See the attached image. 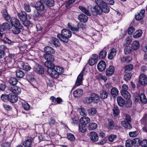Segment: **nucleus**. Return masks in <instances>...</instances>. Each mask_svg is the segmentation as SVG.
Instances as JSON below:
<instances>
[{"mask_svg": "<svg viewBox=\"0 0 147 147\" xmlns=\"http://www.w3.org/2000/svg\"><path fill=\"white\" fill-rule=\"evenodd\" d=\"M106 64L103 61H100L98 64V69L100 71H102L104 70L106 68Z\"/></svg>", "mask_w": 147, "mask_h": 147, "instance_id": "nucleus-12", "label": "nucleus"}, {"mask_svg": "<svg viewBox=\"0 0 147 147\" xmlns=\"http://www.w3.org/2000/svg\"><path fill=\"white\" fill-rule=\"evenodd\" d=\"M83 101L85 103L87 104H90L92 102L91 96L85 98Z\"/></svg>", "mask_w": 147, "mask_h": 147, "instance_id": "nucleus-55", "label": "nucleus"}, {"mask_svg": "<svg viewBox=\"0 0 147 147\" xmlns=\"http://www.w3.org/2000/svg\"><path fill=\"white\" fill-rule=\"evenodd\" d=\"M116 53L117 51L115 49H111L108 53V58L110 59H112L116 56Z\"/></svg>", "mask_w": 147, "mask_h": 147, "instance_id": "nucleus-14", "label": "nucleus"}, {"mask_svg": "<svg viewBox=\"0 0 147 147\" xmlns=\"http://www.w3.org/2000/svg\"><path fill=\"white\" fill-rule=\"evenodd\" d=\"M10 91L16 95L19 94L21 92V88L17 86H13L10 88Z\"/></svg>", "mask_w": 147, "mask_h": 147, "instance_id": "nucleus-9", "label": "nucleus"}, {"mask_svg": "<svg viewBox=\"0 0 147 147\" xmlns=\"http://www.w3.org/2000/svg\"><path fill=\"white\" fill-rule=\"evenodd\" d=\"M122 124L125 128L130 129L131 128V126L130 125V122H129L126 120H124L122 121Z\"/></svg>", "mask_w": 147, "mask_h": 147, "instance_id": "nucleus-44", "label": "nucleus"}, {"mask_svg": "<svg viewBox=\"0 0 147 147\" xmlns=\"http://www.w3.org/2000/svg\"><path fill=\"white\" fill-rule=\"evenodd\" d=\"M20 67L23 69L28 71L30 70L31 69V67L28 64H25L23 62H21L19 63Z\"/></svg>", "mask_w": 147, "mask_h": 147, "instance_id": "nucleus-22", "label": "nucleus"}, {"mask_svg": "<svg viewBox=\"0 0 147 147\" xmlns=\"http://www.w3.org/2000/svg\"><path fill=\"white\" fill-rule=\"evenodd\" d=\"M17 16L22 22L26 21L27 19V14L25 11H22L20 13H18Z\"/></svg>", "mask_w": 147, "mask_h": 147, "instance_id": "nucleus-13", "label": "nucleus"}, {"mask_svg": "<svg viewBox=\"0 0 147 147\" xmlns=\"http://www.w3.org/2000/svg\"><path fill=\"white\" fill-rule=\"evenodd\" d=\"M18 100V97L12 94H9V100L11 103H14L16 102Z\"/></svg>", "mask_w": 147, "mask_h": 147, "instance_id": "nucleus-17", "label": "nucleus"}, {"mask_svg": "<svg viewBox=\"0 0 147 147\" xmlns=\"http://www.w3.org/2000/svg\"><path fill=\"white\" fill-rule=\"evenodd\" d=\"M18 81L16 78L13 77L11 78L9 80V83L13 86L16 85Z\"/></svg>", "mask_w": 147, "mask_h": 147, "instance_id": "nucleus-46", "label": "nucleus"}, {"mask_svg": "<svg viewBox=\"0 0 147 147\" xmlns=\"http://www.w3.org/2000/svg\"><path fill=\"white\" fill-rule=\"evenodd\" d=\"M34 71L39 74H43L44 72L43 68L38 64H36L34 66Z\"/></svg>", "mask_w": 147, "mask_h": 147, "instance_id": "nucleus-10", "label": "nucleus"}, {"mask_svg": "<svg viewBox=\"0 0 147 147\" xmlns=\"http://www.w3.org/2000/svg\"><path fill=\"white\" fill-rule=\"evenodd\" d=\"M97 126V124L94 123H91L89 124L88 128L89 130H93L96 129Z\"/></svg>", "mask_w": 147, "mask_h": 147, "instance_id": "nucleus-42", "label": "nucleus"}, {"mask_svg": "<svg viewBox=\"0 0 147 147\" xmlns=\"http://www.w3.org/2000/svg\"><path fill=\"white\" fill-rule=\"evenodd\" d=\"M87 111L89 115L94 116L96 114L97 111L95 108L92 107L88 109L87 110Z\"/></svg>", "mask_w": 147, "mask_h": 147, "instance_id": "nucleus-37", "label": "nucleus"}, {"mask_svg": "<svg viewBox=\"0 0 147 147\" xmlns=\"http://www.w3.org/2000/svg\"><path fill=\"white\" fill-rule=\"evenodd\" d=\"M80 123L85 125L88 124L90 121V119L87 117H82L80 120Z\"/></svg>", "mask_w": 147, "mask_h": 147, "instance_id": "nucleus-19", "label": "nucleus"}, {"mask_svg": "<svg viewBox=\"0 0 147 147\" xmlns=\"http://www.w3.org/2000/svg\"><path fill=\"white\" fill-rule=\"evenodd\" d=\"M16 75L17 77L18 78H23L25 75L24 73L22 71L20 70H17L16 71Z\"/></svg>", "mask_w": 147, "mask_h": 147, "instance_id": "nucleus-36", "label": "nucleus"}, {"mask_svg": "<svg viewBox=\"0 0 147 147\" xmlns=\"http://www.w3.org/2000/svg\"><path fill=\"white\" fill-rule=\"evenodd\" d=\"M84 72V71L83 70L78 76L75 85V86L76 87L82 84L83 76Z\"/></svg>", "mask_w": 147, "mask_h": 147, "instance_id": "nucleus-6", "label": "nucleus"}, {"mask_svg": "<svg viewBox=\"0 0 147 147\" xmlns=\"http://www.w3.org/2000/svg\"><path fill=\"white\" fill-rule=\"evenodd\" d=\"M109 93L105 90H102L100 92V97L102 99H105L108 97Z\"/></svg>", "mask_w": 147, "mask_h": 147, "instance_id": "nucleus-26", "label": "nucleus"}, {"mask_svg": "<svg viewBox=\"0 0 147 147\" xmlns=\"http://www.w3.org/2000/svg\"><path fill=\"white\" fill-rule=\"evenodd\" d=\"M91 100L92 102L98 103L100 101L99 96L95 93H92L91 95Z\"/></svg>", "mask_w": 147, "mask_h": 147, "instance_id": "nucleus-18", "label": "nucleus"}, {"mask_svg": "<svg viewBox=\"0 0 147 147\" xmlns=\"http://www.w3.org/2000/svg\"><path fill=\"white\" fill-rule=\"evenodd\" d=\"M23 27H12V32L15 34H18L20 33L21 32L20 30Z\"/></svg>", "mask_w": 147, "mask_h": 147, "instance_id": "nucleus-28", "label": "nucleus"}, {"mask_svg": "<svg viewBox=\"0 0 147 147\" xmlns=\"http://www.w3.org/2000/svg\"><path fill=\"white\" fill-rule=\"evenodd\" d=\"M95 1L97 6L100 7H102L104 5H105V3L103 0H95Z\"/></svg>", "mask_w": 147, "mask_h": 147, "instance_id": "nucleus-47", "label": "nucleus"}, {"mask_svg": "<svg viewBox=\"0 0 147 147\" xmlns=\"http://www.w3.org/2000/svg\"><path fill=\"white\" fill-rule=\"evenodd\" d=\"M44 4L49 6H53L54 4V1L53 0H43Z\"/></svg>", "mask_w": 147, "mask_h": 147, "instance_id": "nucleus-38", "label": "nucleus"}, {"mask_svg": "<svg viewBox=\"0 0 147 147\" xmlns=\"http://www.w3.org/2000/svg\"><path fill=\"white\" fill-rule=\"evenodd\" d=\"M50 99L52 100V101L53 102H55V101L57 102L58 104H60L62 102V99L59 97L56 98L53 96H52L50 98Z\"/></svg>", "mask_w": 147, "mask_h": 147, "instance_id": "nucleus-41", "label": "nucleus"}, {"mask_svg": "<svg viewBox=\"0 0 147 147\" xmlns=\"http://www.w3.org/2000/svg\"><path fill=\"white\" fill-rule=\"evenodd\" d=\"M118 105L120 106H122L125 104V100L121 96H119L117 98Z\"/></svg>", "mask_w": 147, "mask_h": 147, "instance_id": "nucleus-32", "label": "nucleus"}, {"mask_svg": "<svg viewBox=\"0 0 147 147\" xmlns=\"http://www.w3.org/2000/svg\"><path fill=\"white\" fill-rule=\"evenodd\" d=\"M142 32V31L140 30L137 31L133 35L134 37L135 38H139L141 36Z\"/></svg>", "mask_w": 147, "mask_h": 147, "instance_id": "nucleus-50", "label": "nucleus"}, {"mask_svg": "<svg viewBox=\"0 0 147 147\" xmlns=\"http://www.w3.org/2000/svg\"><path fill=\"white\" fill-rule=\"evenodd\" d=\"M139 82L142 85L147 84V76L144 74H142L140 76Z\"/></svg>", "mask_w": 147, "mask_h": 147, "instance_id": "nucleus-8", "label": "nucleus"}, {"mask_svg": "<svg viewBox=\"0 0 147 147\" xmlns=\"http://www.w3.org/2000/svg\"><path fill=\"white\" fill-rule=\"evenodd\" d=\"M33 139L32 138H30L29 139H28L24 141L23 143V145L25 147L30 146Z\"/></svg>", "mask_w": 147, "mask_h": 147, "instance_id": "nucleus-31", "label": "nucleus"}, {"mask_svg": "<svg viewBox=\"0 0 147 147\" xmlns=\"http://www.w3.org/2000/svg\"><path fill=\"white\" fill-rule=\"evenodd\" d=\"M132 37L131 36H129L126 38L125 39V42L126 45H129L132 41Z\"/></svg>", "mask_w": 147, "mask_h": 147, "instance_id": "nucleus-61", "label": "nucleus"}, {"mask_svg": "<svg viewBox=\"0 0 147 147\" xmlns=\"http://www.w3.org/2000/svg\"><path fill=\"white\" fill-rule=\"evenodd\" d=\"M118 90L115 87L113 88L111 90V93L113 97H115L118 94Z\"/></svg>", "mask_w": 147, "mask_h": 147, "instance_id": "nucleus-33", "label": "nucleus"}, {"mask_svg": "<svg viewBox=\"0 0 147 147\" xmlns=\"http://www.w3.org/2000/svg\"><path fill=\"white\" fill-rule=\"evenodd\" d=\"M78 109L81 115L83 116H86L87 115V111L83 107H80V108H78Z\"/></svg>", "mask_w": 147, "mask_h": 147, "instance_id": "nucleus-34", "label": "nucleus"}, {"mask_svg": "<svg viewBox=\"0 0 147 147\" xmlns=\"http://www.w3.org/2000/svg\"><path fill=\"white\" fill-rule=\"evenodd\" d=\"M98 56L96 54H93L92 57L90 59L88 62L90 65L92 66L94 65L97 61Z\"/></svg>", "mask_w": 147, "mask_h": 147, "instance_id": "nucleus-11", "label": "nucleus"}, {"mask_svg": "<svg viewBox=\"0 0 147 147\" xmlns=\"http://www.w3.org/2000/svg\"><path fill=\"white\" fill-rule=\"evenodd\" d=\"M140 46V43L138 41L136 40L134 41L131 44L132 49L134 51L137 50L139 48Z\"/></svg>", "mask_w": 147, "mask_h": 147, "instance_id": "nucleus-24", "label": "nucleus"}, {"mask_svg": "<svg viewBox=\"0 0 147 147\" xmlns=\"http://www.w3.org/2000/svg\"><path fill=\"white\" fill-rule=\"evenodd\" d=\"M83 93V91L82 89L76 90L74 91L73 95L74 97L78 98L80 97Z\"/></svg>", "mask_w": 147, "mask_h": 147, "instance_id": "nucleus-23", "label": "nucleus"}, {"mask_svg": "<svg viewBox=\"0 0 147 147\" xmlns=\"http://www.w3.org/2000/svg\"><path fill=\"white\" fill-rule=\"evenodd\" d=\"M44 2L43 0H40L39 1L36 3L35 6L36 10L40 12L43 11L44 10L45 6L44 4Z\"/></svg>", "mask_w": 147, "mask_h": 147, "instance_id": "nucleus-4", "label": "nucleus"}, {"mask_svg": "<svg viewBox=\"0 0 147 147\" xmlns=\"http://www.w3.org/2000/svg\"><path fill=\"white\" fill-rule=\"evenodd\" d=\"M68 27L71 29V30L73 31H75L76 32L78 31L79 30V28L78 26L77 27H73L69 23L68 24Z\"/></svg>", "mask_w": 147, "mask_h": 147, "instance_id": "nucleus-59", "label": "nucleus"}, {"mask_svg": "<svg viewBox=\"0 0 147 147\" xmlns=\"http://www.w3.org/2000/svg\"><path fill=\"white\" fill-rule=\"evenodd\" d=\"M108 125L107 127L108 129H112L113 128L114 126V125L113 121L111 119H108Z\"/></svg>", "mask_w": 147, "mask_h": 147, "instance_id": "nucleus-49", "label": "nucleus"}, {"mask_svg": "<svg viewBox=\"0 0 147 147\" xmlns=\"http://www.w3.org/2000/svg\"><path fill=\"white\" fill-rule=\"evenodd\" d=\"M1 100L4 102H7L9 100V95L6 94H2L1 97Z\"/></svg>", "mask_w": 147, "mask_h": 147, "instance_id": "nucleus-54", "label": "nucleus"}, {"mask_svg": "<svg viewBox=\"0 0 147 147\" xmlns=\"http://www.w3.org/2000/svg\"><path fill=\"white\" fill-rule=\"evenodd\" d=\"M91 11L94 15L97 14L101 15L102 14V10L100 7L97 5L94 6L91 9Z\"/></svg>", "mask_w": 147, "mask_h": 147, "instance_id": "nucleus-7", "label": "nucleus"}, {"mask_svg": "<svg viewBox=\"0 0 147 147\" xmlns=\"http://www.w3.org/2000/svg\"><path fill=\"white\" fill-rule=\"evenodd\" d=\"M122 96L125 98L129 99L131 97L130 93L127 91L121 90V91Z\"/></svg>", "mask_w": 147, "mask_h": 147, "instance_id": "nucleus-25", "label": "nucleus"}, {"mask_svg": "<svg viewBox=\"0 0 147 147\" xmlns=\"http://www.w3.org/2000/svg\"><path fill=\"white\" fill-rule=\"evenodd\" d=\"M11 144L8 142H5L2 144L1 147H10Z\"/></svg>", "mask_w": 147, "mask_h": 147, "instance_id": "nucleus-64", "label": "nucleus"}, {"mask_svg": "<svg viewBox=\"0 0 147 147\" xmlns=\"http://www.w3.org/2000/svg\"><path fill=\"white\" fill-rule=\"evenodd\" d=\"M140 100L142 103L144 104H145L147 103V99L146 96L144 93H142L140 95L139 97Z\"/></svg>", "mask_w": 147, "mask_h": 147, "instance_id": "nucleus-27", "label": "nucleus"}, {"mask_svg": "<svg viewBox=\"0 0 147 147\" xmlns=\"http://www.w3.org/2000/svg\"><path fill=\"white\" fill-rule=\"evenodd\" d=\"M55 69H56L57 71L59 74V75L60 74H62L64 71V69L63 68L61 67H60L59 66H55Z\"/></svg>", "mask_w": 147, "mask_h": 147, "instance_id": "nucleus-58", "label": "nucleus"}, {"mask_svg": "<svg viewBox=\"0 0 147 147\" xmlns=\"http://www.w3.org/2000/svg\"><path fill=\"white\" fill-rule=\"evenodd\" d=\"M10 22L12 27H23L20 23V21L18 19L16 18H12Z\"/></svg>", "mask_w": 147, "mask_h": 147, "instance_id": "nucleus-5", "label": "nucleus"}, {"mask_svg": "<svg viewBox=\"0 0 147 147\" xmlns=\"http://www.w3.org/2000/svg\"><path fill=\"white\" fill-rule=\"evenodd\" d=\"M20 101L22 105V107L25 110L27 111L29 110L30 106L28 103L23 100H21Z\"/></svg>", "mask_w": 147, "mask_h": 147, "instance_id": "nucleus-30", "label": "nucleus"}, {"mask_svg": "<svg viewBox=\"0 0 147 147\" xmlns=\"http://www.w3.org/2000/svg\"><path fill=\"white\" fill-rule=\"evenodd\" d=\"M145 10H142L137 15L135 16V18L137 20H140L142 19L144 16Z\"/></svg>", "mask_w": 147, "mask_h": 147, "instance_id": "nucleus-39", "label": "nucleus"}, {"mask_svg": "<svg viewBox=\"0 0 147 147\" xmlns=\"http://www.w3.org/2000/svg\"><path fill=\"white\" fill-rule=\"evenodd\" d=\"M44 58L47 60L45 63L46 67H50L53 66L54 64L53 63L55 60L53 56L50 54L45 53L43 55Z\"/></svg>", "mask_w": 147, "mask_h": 147, "instance_id": "nucleus-2", "label": "nucleus"}, {"mask_svg": "<svg viewBox=\"0 0 147 147\" xmlns=\"http://www.w3.org/2000/svg\"><path fill=\"white\" fill-rule=\"evenodd\" d=\"M79 129L80 131L82 133L85 132L86 130L85 125L82 124L81 123L79 125Z\"/></svg>", "mask_w": 147, "mask_h": 147, "instance_id": "nucleus-52", "label": "nucleus"}, {"mask_svg": "<svg viewBox=\"0 0 147 147\" xmlns=\"http://www.w3.org/2000/svg\"><path fill=\"white\" fill-rule=\"evenodd\" d=\"M102 10V12L106 13H108L109 11V8L108 6L107 5V4L105 3V5H104L102 7H100Z\"/></svg>", "mask_w": 147, "mask_h": 147, "instance_id": "nucleus-43", "label": "nucleus"}, {"mask_svg": "<svg viewBox=\"0 0 147 147\" xmlns=\"http://www.w3.org/2000/svg\"><path fill=\"white\" fill-rule=\"evenodd\" d=\"M71 33L70 31L66 29H63L61 32V34L57 35V37L63 42L67 43L69 40V38L71 37Z\"/></svg>", "mask_w": 147, "mask_h": 147, "instance_id": "nucleus-1", "label": "nucleus"}, {"mask_svg": "<svg viewBox=\"0 0 147 147\" xmlns=\"http://www.w3.org/2000/svg\"><path fill=\"white\" fill-rule=\"evenodd\" d=\"M51 42L56 47H59L61 45L59 40L53 37L52 38Z\"/></svg>", "mask_w": 147, "mask_h": 147, "instance_id": "nucleus-35", "label": "nucleus"}, {"mask_svg": "<svg viewBox=\"0 0 147 147\" xmlns=\"http://www.w3.org/2000/svg\"><path fill=\"white\" fill-rule=\"evenodd\" d=\"M132 140H128L126 142V147H132L133 145Z\"/></svg>", "mask_w": 147, "mask_h": 147, "instance_id": "nucleus-60", "label": "nucleus"}, {"mask_svg": "<svg viewBox=\"0 0 147 147\" xmlns=\"http://www.w3.org/2000/svg\"><path fill=\"white\" fill-rule=\"evenodd\" d=\"M132 49L131 47L129 46H126L124 50L125 54L126 55H127L131 52Z\"/></svg>", "mask_w": 147, "mask_h": 147, "instance_id": "nucleus-51", "label": "nucleus"}, {"mask_svg": "<svg viewBox=\"0 0 147 147\" xmlns=\"http://www.w3.org/2000/svg\"><path fill=\"white\" fill-rule=\"evenodd\" d=\"M133 144H136L137 146H138L140 144L141 141L139 138H135L132 140Z\"/></svg>", "mask_w": 147, "mask_h": 147, "instance_id": "nucleus-57", "label": "nucleus"}, {"mask_svg": "<svg viewBox=\"0 0 147 147\" xmlns=\"http://www.w3.org/2000/svg\"><path fill=\"white\" fill-rule=\"evenodd\" d=\"M114 71V67L113 66H110L107 69L106 72V75L107 76H111L113 74Z\"/></svg>", "mask_w": 147, "mask_h": 147, "instance_id": "nucleus-15", "label": "nucleus"}, {"mask_svg": "<svg viewBox=\"0 0 147 147\" xmlns=\"http://www.w3.org/2000/svg\"><path fill=\"white\" fill-rule=\"evenodd\" d=\"M1 27V32H3L5 30H9L12 28V26L7 23H3Z\"/></svg>", "mask_w": 147, "mask_h": 147, "instance_id": "nucleus-21", "label": "nucleus"}, {"mask_svg": "<svg viewBox=\"0 0 147 147\" xmlns=\"http://www.w3.org/2000/svg\"><path fill=\"white\" fill-rule=\"evenodd\" d=\"M24 5L25 11L28 12H30L31 11V9L29 5L28 4H25Z\"/></svg>", "mask_w": 147, "mask_h": 147, "instance_id": "nucleus-62", "label": "nucleus"}, {"mask_svg": "<svg viewBox=\"0 0 147 147\" xmlns=\"http://www.w3.org/2000/svg\"><path fill=\"white\" fill-rule=\"evenodd\" d=\"M3 16L6 20H8L10 19V17L8 14L6 10H3Z\"/></svg>", "mask_w": 147, "mask_h": 147, "instance_id": "nucleus-56", "label": "nucleus"}, {"mask_svg": "<svg viewBox=\"0 0 147 147\" xmlns=\"http://www.w3.org/2000/svg\"><path fill=\"white\" fill-rule=\"evenodd\" d=\"M107 53L105 50H103L99 53V57L100 59H104L107 55Z\"/></svg>", "mask_w": 147, "mask_h": 147, "instance_id": "nucleus-45", "label": "nucleus"}, {"mask_svg": "<svg viewBox=\"0 0 147 147\" xmlns=\"http://www.w3.org/2000/svg\"><path fill=\"white\" fill-rule=\"evenodd\" d=\"M132 76V74L130 73L126 74L123 77V79L126 82H128L130 80Z\"/></svg>", "mask_w": 147, "mask_h": 147, "instance_id": "nucleus-48", "label": "nucleus"}, {"mask_svg": "<svg viewBox=\"0 0 147 147\" xmlns=\"http://www.w3.org/2000/svg\"><path fill=\"white\" fill-rule=\"evenodd\" d=\"M26 78L27 80L29 82H32L34 80V77L32 75H28L27 76Z\"/></svg>", "mask_w": 147, "mask_h": 147, "instance_id": "nucleus-63", "label": "nucleus"}, {"mask_svg": "<svg viewBox=\"0 0 147 147\" xmlns=\"http://www.w3.org/2000/svg\"><path fill=\"white\" fill-rule=\"evenodd\" d=\"M46 67H47V71L51 76L56 78L59 77V74L56 70H55L56 69H55V65L51 66Z\"/></svg>", "mask_w": 147, "mask_h": 147, "instance_id": "nucleus-3", "label": "nucleus"}, {"mask_svg": "<svg viewBox=\"0 0 147 147\" xmlns=\"http://www.w3.org/2000/svg\"><path fill=\"white\" fill-rule=\"evenodd\" d=\"M78 8L82 11V12L85 13L88 16H90L91 15V14L90 13L89 10L85 7L82 6H80Z\"/></svg>", "mask_w": 147, "mask_h": 147, "instance_id": "nucleus-40", "label": "nucleus"}, {"mask_svg": "<svg viewBox=\"0 0 147 147\" xmlns=\"http://www.w3.org/2000/svg\"><path fill=\"white\" fill-rule=\"evenodd\" d=\"M90 137L91 140L93 142H96L98 140V136L97 134L94 132H92L90 133Z\"/></svg>", "mask_w": 147, "mask_h": 147, "instance_id": "nucleus-16", "label": "nucleus"}, {"mask_svg": "<svg viewBox=\"0 0 147 147\" xmlns=\"http://www.w3.org/2000/svg\"><path fill=\"white\" fill-rule=\"evenodd\" d=\"M78 19L81 22H86L88 20V17L84 14L82 13L79 15Z\"/></svg>", "mask_w": 147, "mask_h": 147, "instance_id": "nucleus-20", "label": "nucleus"}, {"mask_svg": "<svg viewBox=\"0 0 147 147\" xmlns=\"http://www.w3.org/2000/svg\"><path fill=\"white\" fill-rule=\"evenodd\" d=\"M44 50L45 52V53L50 54L54 53L55 51L52 48L49 46H47L44 48Z\"/></svg>", "mask_w": 147, "mask_h": 147, "instance_id": "nucleus-29", "label": "nucleus"}, {"mask_svg": "<svg viewBox=\"0 0 147 147\" xmlns=\"http://www.w3.org/2000/svg\"><path fill=\"white\" fill-rule=\"evenodd\" d=\"M113 114L115 115H118L120 111L117 106H115L113 109Z\"/></svg>", "mask_w": 147, "mask_h": 147, "instance_id": "nucleus-53", "label": "nucleus"}]
</instances>
